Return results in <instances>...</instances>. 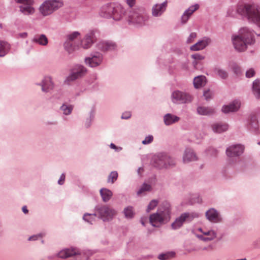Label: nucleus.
Listing matches in <instances>:
<instances>
[{"label":"nucleus","instance_id":"obj_1","mask_svg":"<svg viewBox=\"0 0 260 260\" xmlns=\"http://www.w3.org/2000/svg\"><path fill=\"white\" fill-rule=\"evenodd\" d=\"M123 17L129 23L142 26L148 21L150 16L144 8L130 9L126 11L121 5L114 4L111 18L114 20L119 21Z\"/></svg>","mask_w":260,"mask_h":260},{"label":"nucleus","instance_id":"obj_2","mask_svg":"<svg viewBox=\"0 0 260 260\" xmlns=\"http://www.w3.org/2000/svg\"><path fill=\"white\" fill-rule=\"evenodd\" d=\"M237 13L242 19L260 27V6L254 2L238 5Z\"/></svg>","mask_w":260,"mask_h":260},{"label":"nucleus","instance_id":"obj_3","mask_svg":"<svg viewBox=\"0 0 260 260\" xmlns=\"http://www.w3.org/2000/svg\"><path fill=\"white\" fill-rule=\"evenodd\" d=\"M232 40L234 48L239 52L244 51L248 45L255 43L253 31L246 27L241 28L239 34L233 35Z\"/></svg>","mask_w":260,"mask_h":260},{"label":"nucleus","instance_id":"obj_4","mask_svg":"<svg viewBox=\"0 0 260 260\" xmlns=\"http://www.w3.org/2000/svg\"><path fill=\"white\" fill-rule=\"evenodd\" d=\"M170 205L167 201L164 202L159 207L157 212L150 215V223L153 226L159 227L170 221Z\"/></svg>","mask_w":260,"mask_h":260},{"label":"nucleus","instance_id":"obj_5","mask_svg":"<svg viewBox=\"0 0 260 260\" xmlns=\"http://www.w3.org/2000/svg\"><path fill=\"white\" fill-rule=\"evenodd\" d=\"M152 164L154 167L159 169H167L174 167L176 162L174 158L167 153L159 152L153 156Z\"/></svg>","mask_w":260,"mask_h":260},{"label":"nucleus","instance_id":"obj_6","mask_svg":"<svg viewBox=\"0 0 260 260\" xmlns=\"http://www.w3.org/2000/svg\"><path fill=\"white\" fill-rule=\"evenodd\" d=\"M63 5L61 0H46L40 6L39 11L43 16H47L52 14Z\"/></svg>","mask_w":260,"mask_h":260},{"label":"nucleus","instance_id":"obj_7","mask_svg":"<svg viewBox=\"0 0 260 260\" xmlns=\"http://www.w3.org/2000/svg\"><path fill=\"white\" fill-rule=\"evenodd\" d=\"M100 36V31L96 28L89 29L81 39L80 46L84 49L90 48L95 43Z\"/></svg>","mask_w":260,"mask_h":260},{"label":"nucleus","instance_id":"obj_8","mask_svg":"<svg viewBox=\"0 0 260 260\" xmlns=\"http://www.w3.org/2000/svg\"><path fill=\"white\" fill-rule=\"evenodd\" d=\"M86 68L82 65L76 64L71 70L70 74L66 77L64 83L70 85L75 80L84 76L87 73Z\"/></svg>","mask_w":260,"mask_h":260},{"label":"nucleus","instance_id":"obj_9","mask_svg":"<svg viewBox=\"0 0 260 260\" xmlns=\"http://www.w3.org/2000/svg\"><path fill=\"white\" fill-rule=\"evenodd\" d=\"M191 96L188 93L180 90H175L171 94V100L175 104H187L192 101Z\"/></svg>","mask_w":260,"mask_h":260},{"label":"nucleus","instance_id":"obj_10","mask_svg":"<svg viewBox=\"0 0 260 260\" xmlns=\"http://www.w3.org/2000/svg\"><path fill=\"white\" fill-rule=\"evenodd\" d=\"M198 215L195 214H190L185 213L181 215L172 223L171 227L174 230H176L181 228L185 222L191 221L194 218L198 217Z\"/></svg>","mask_w":260,"mask_h":260},{"label":"nucleus","instance_id":"obj_11","mask_svg":"<svg viewBox=\"0 0 260 260\" xmlns=\"http://www.w3.org/2000/svg\"><path fill=\"white\" fill-rule=\"evenodd\" d=\"M97 213L101 216V218L104 220H109L116 215V211L108 206H103L99 207L97 209Z\"/></svg>","mask_w":260,"mask_h":260},{"label":"nucleus","instance_id":"obj_12","mask_svg":"<svg viewBox=\"0 0 260 260\" xmlns=\"http://www.w3.org/2000/svg\"><path fill=\"white\" fill-rule=\"evenodd\" d=\"M17 3L22 4L19 7L20 12L25 15H29L35 13V9L31 6L33 0H15Z\"/></svg>","mask_w":260,"mask_h":260},{"label":"nucleus","instance_id":"obj_13","mask_svg":"<svg viewBox=\"0 0 260 260\" xmlns=\"http://www.w3.org/2000/svg\"><path fill=\"white\" fill-rule=\"evenodd\" d=\"M103 59V55L99 52H95L91 54L89 57L85 58V62L90 67L94 68L100 66Z\"/></svg>","mask_w":260,"mask_h":260},{"label":"nucleus","instance_id":"obj_14","mask_svg":"<svg viewBox=\"0 0 260 260\" xmlns=\"http://www.w3.org/2000/svg\"><path fill=\"white\" fill-rule=\"evenodd\" d=\"M244 147L241 144H234L228 147L226 149V154L229 157L241 155L244 151Z\"/></svg>","mask_w":260,"mask_h":260},{"label":"nucleus","instance_id":"obj_15","mask_svg":"<svg viewBox=\"0 0 260 260\" xmlns=\"http://www.w3.org/2000/svg\"><path fill=\"white\" fill-rule=\"evenodd\" d=\"M168 5L167 1L164 2L161 4H155L151 9V15L154 17H161L165 12Z\"/></svg>","mask_w":260,"mask_h":260},{"label":"nucleus","instance_id":"obj_16","mask_svg":"<svg viewBox=\"0 0 260 260\" xmlns=\"http://www.w3.org/2000/svg\"><path fill=\"white\" fill-rule=\"evenodd\" d=\"M36 85L41 86V90L44 92H49L54 87L52 78L50 76L45 77L40 83H37Z\"/></svg>","mask_w":260,"mask_h":260},{"label":"nucleus","instance_id":"obj_17","mask_svg":"<svg viewBox=\"0 0 260 260\" xmlns=\"http://www.w3.org/2000/svg\"><path fill=\"white\" fill-rule=\"evenodd\" d=\"M247 129L255 134H260V118L252 116L247 124Z\"/></svg>","mask_w":260,"mask_h":260},{"label":"nucleus","instance_id":"obj_18","mask_svg":"<svg viewBox=\"0 0 260 260\" xmlns=\"http://www.w3.org/2000/svg\"><path fill=\"white\" fill-rule=\"evenodd\" d=\"M97 48L103 52L112 51L116 49V44L110 41H100L97 44Z\"/></svg>","mask_w":260,"mask_h":260},{"label":"nucleus","instance_id":"obj_19","mask_svg":"<svg viewBox=\"0 0 260 260\" xmlns=\"http://www.w3.org/2000/svg\"><path fill=\"white\" fill-rule=\"evenodd\" d=\"M198 160V157L193 150L190 148H186L182 156L183 163L187 164Z\"/></svg>","mask_w":260,"mask_h":260},{"label":"nucleus","instance_id":"obj_20","mask_svg":"<svg viewBox=\"0 0 260 260\" xmlns=\"http://www.w3.org/2000/svg\"><path fill=\"white\" fill-rule=\"evenodd\" d=\"M211 42V39L208 37H204L202 40L199 41L195 44L190 47L191 51H199L204 49Z\"/></svg>","mask_w":260,"mask_h":260},{"label":"nucleus","instance_id":"obj_21","mask_svg":"<svg viewBox=\"0 0 260 260\" xmlns=\"http://www.w3.org/2000/svg\"><path fill=\"white\" fill-rule=\"evenodd\" d=\"M80 35V33L78 31H74L68 35V41L64 43V47L69 52L71 53L74 50V48L72 46V44L70 41H73L77 39Z\"/></svg>","mask_w":260,"mask_h":260},{"label":"nucleus","instance_id":"obj_22","mask_svg":"<svg viewBox=\"0 0 260 260\" xmlns=\"http://www.w3.org/2000/svg\"><path fill=\"white\" fill-rule=\"evenodd\" d=\"M241 106L239 100H235L228 105H224L222 108V111L224 113L235 112L238 110Z\"/></svg>","mask_w":260,"mask_h":260},{"label":"nucleus","instance_id":"obj_23","mask_svg":"<svg viewBox=\"0 0 260 260\" xmlns=\"http://www.w3.org/2000/svg\"><path fill=\"white\" fill-rule=\"evenodd\" d=\"M199 8V5L196 4L194 5L191 6L186 10L181 16V23L182 24L186 23L192 13L198 10Z\"/></svg>","mask_w":260,"mask_h":260},{"label":"nucleus","instance_id":"obj_24","mask_svg":"<svg viewBox=\"0 0 260 260\" xmlns=\"http://www.w3.org/2000/svg\"><path fill=\"white\" fill-rule=\"evenodd\" d=\"M113 5L114 4H108L103 6L100 12V16L106 18H111L113 10Z\"/></svg>","mask_w":260,"mask_h":260},{"label":"nucleus","instance_id":"obj_25","mask_svg":"<svg viewBox=\"0 0 260 260\" xmlns=\"http://www.w3.org/2000/svg\"><path fill=\"white\" fill-rule=\"evenodd\" d=\"M206 216L209 221L213 222H218L221 220L219 213L214 209H210L207 211Z\"/></svg>","mask_w":260,"mask_h":260},{"label":"nucleus","instance_id":"obj_26","mask_svg":"<svg viewBox=\"0 0 260 260\" xmlns=\"http://www.w3.org/2000/svg\"><path fill=\"white\" fill-rule=\"evenodd\" d=\"M78 254V250L75 248L66 249L60 251L58 253V257L66 258Z\"/></svg>","mask_w":260,"mask_h":260},{"label":"nucleus","instance_id":"obj_27","mask_svg":"<svg viewBox=\"0 0 260 260\" xmlns=\"http://www.w3.org/2000/svg\"><path fill=\"white\" fill-rule=\"evenodd\" d=\"M212 129L214 133H222L228 130L229 126L226 123H215L212 125Z\"/></svg>","mask_w":260,"mask_h":260},{"label":"nucleus","instance_id":"obj_28","mask_svg":"<svg viewBox=\"0 0 260 260\" xmlns=\"http://www.w3.org/2000/svg\"><path fill=\"white\" fill-rule=\"evenodd\" d=\"M180 118L170 113H167L164 116V121L166 125H171L179 121Z\"/></svg>","mask_w":260,"mask_h":260},{"label":"nucleus","instance_id":"obj_29","mask_svg":"<svg viewBox=\"0 0 260 260\" xmlns=\"http://www.w3.org/2000/svg\"><path fill=\"white\" fill-rule=\"evenodd\" d=\"M32 42L41 46H46L48 43V39L44 34L36 35L32 39Z\"/></svg>","mask_w":260,"mask_h":260},{"label":"nucleus","instance_id":"obj_30","mask_svg":"<svg viewBox=\"0 0 260 260\" xmlns=\"http://www.w3.org/2000/svg\"><path fill=\"white\" fill-rule=\"evenodd\" d=\"M197 112L201 115H211L215 113V110L209 107L200 106L197 108Z\"/></svg>","mask_w":260,"mask_h":260},{"label":"nucleus","instance_id":"obj_31","mask_svg":"<svg viewBox=\"0 0 260 260\" xmlns=\"http://www.w3.org/2000/svg\"><path fill=\"white\" fill-rule=\"evenodd\" d=\"M252 90L255 98L260 100V80L256 79L253 81Z\"/></svg>","mask_w":260,"mask_h":260},{"label":"nucleus","instance_id":"obj_32","mask_svg":"<svg viewBox=\"0 0 260 260\" xmlns=\"http://www.w3.org/2000/svg\"><path fill=\"white\" fill-rule=\"evenodd\" d=\"M10 49V45L5 41H0V57L5 56Z\"/></svg>","mask_w":260,"mask_h":260},{"label":"nucleus","instance_id":"obj_33","mask_svg":"<svg viewBox=\"0 0 260 260\" xmlns=\"http://www.w3.org/2000/svg\"><path fill=\"white\" fill-rule=\"evenodd\" d=\"M206 77L204 76H198L194 78L193 85L196 88H199L205 84Z\"/></svg>","mask_w":260,"mask_h":260},{"label":"nucleus","instance_id":"obj_34","mask_svg":"<svg viewBox=\"0 0 260 260\" xmlns=\"http://www.w3.org/2000/svg\"><path fill=\"white\" fill-rule=\"evenodd\" d=\"M100 193L104 202L108 201L112 196V192L110 190L106 188L101 189Z\"/></svg>","mask_w":260,"mask_h":260},{"label":"nucleus","instance_id":"obj_35","mask_svg":"<svg viewBox=\"0 0 260 260\" xmlns=\"http://www.w3.org/2000/svg\"><path fill=\"white\" fill-rule=\"evenodd\" d=\"M60 110L62 112L64 115H69L72 112L73 106L71 105L63 104L60 107Z\"/></svg>","mask_w":260,"mask_h":260},{"label":"nucleus","instance_id":"obj_36","mask_svg":"<svg viewBox=\"0 0 260 260\" xmlns=\"http://www.w3.org/2000/svg\"><path fill=\"white\" fill-rule=\"evenodd\" d=\"M204 234L206 236H208V237H206L201 236L200 237L201 240L204 241H211L214 239L216 236L215 232L213 231H209L207 232H204Z\"/></svg>","mask_w":260,"mask_h":260},{"label":"nucleus","instance_id":"obj_37","mask_svg":"<svg viewBox=\"0 0 260 260\" xmlns=\"http://www.w3.org/2000/svg\"><path fill=\"white\" fill-rule=\"evenodd\" d=\"M175 253L174 252H168L165 253H161L158 256V258L160 260H168L175 256Z\"/></svg>","mask_w":260,"mask_h":260},{"label":"nucleus","instance_id":"obj_38","mask_svg":"<svg viewBox=\"0 0 260 260\" xmlns=\"http://www.w3.org/2000/svg\"><path fill=\"white\" fill-rule=\"evenodd\" d=\"M94 118V111L92 109L89 112V118H87L85 122V126L86 128H88L90 126L92 121L93 120Z\"/></svg>","mask_w":260,"mask_h":260},{"label":"nucleus","instance_id":"obj_39","mask_svg":"<svg viewBox=\"0 0 260 260\" xmlns=\"http://www.w3.org/2000/svg\"><path fill=\"white\" fill-rule=\"evenodd\" d=\"M124 214L127 218H131L134 216V212L132 207H128L124 209Z\"/></svg>","mask_w":260,"mask_h":260},{"label":"nucleus","instance_id":"obj_40","mask_svg":"<svg viewBox=\"0 0 260 260\" xmlns=\"http://www.w3.org/2000/svg\"><path fill=\"white\" fill-rule=\"evenodd\" d=\"M151 189V187L150 185L144 183L141 188L137 192L138 195L142 194L145 191H150Z\"/></svg>","mask_w":260,"mask_h":260},{"label":"nucleus","instance_id":"obj_41","mask_svg":"<svg viewBox=\"0 0 260 260\" xmlns=\"http://www.w3.org/2000/svg\"><path fill=\"white\" fill-rule=\"evenodd\" d=\"M158 201L155 200H152L150 203L149 204L147 208V212H149L151 210H153L157 205L158 204Z\"/></svg>","mask_w":260,"mask_h":260},{"label":"nucleus","instance_id":"obj_42","mask_svg":"<svg viewBox=\"0 0 260 260\" xmlns=\"http://www.w3.org/2000/svg\"><path fill=\"white\" fill-rule=\"evenodd\" d=\"M232 69L234 73L237 76H239L242 74L241 68L236 63H233L232 64Z\"/></svg>","mask_w":260,"mask_h":260},{"label":"nucleus","instance_id":"obj_43","mask_svg":"<svg viewBox=\"0 0 260 260\" xmlns=\"http://www.w3.org/2000/svg\"><path fill=\"white\" fill-rule=\"evenodd\" d=\"M96 215L95 214H85L83 218L88 222L92 223V221L95 219Z\"/></svg>","mask_w":260,"mask_h":260},{"label":"nucleus","instance_id":"obj_44","mask_svg":"<svg viewBox=\"0 0 260 260\" xmlns=\"http://www.w3.org/2000/svg\"><path fill=\"white\" fill-rule=\"evenodd\" d=\"M153 141V136L152 135H148L146 136L144 140L142 141V143L143 145H148L151 143Z\"/></svg>","mask_w":260,"mask_h":260},{"label":"nucleus","instance_id":"obj_45","mask_svg":"<svg viewBox=\"0 0 260 260\" xmlns=\"http://www.w3.org/2000/svg\"><path fill=\"white\" fill-rule=\"evenodd\" d=\"M203 95L206 101H208L212 99L213 93L209 90L207 89L204 91Z\"/></svg>","mask_w":260,"mask_h":260},{"label":"nucleus","instance_id":"obj_46","mask_svg":"<svg viewBox=\"0 0 260 260\" xmlns=\"http://www.w3.org/2000/svg\"><path fill=\"white\" fill-rule=\"evenodd\" d=\"M217 74L222 79H226L228 77V74L227 72L222 69H218L217 70Z\"/></svg>","mask_w":260,"mask_h":260},{"label":"nucleus","instance_id":"obj_47","mask_svg":"<svg viewBox=\"0 0 260 260\" xmlns=\"http://www.w3.org/2000/svg\"><path fill=\"white\" fill-rule=\"evenodd\" d=\"M197 37V34L196 32H191L186 40V43L190 44L193 42L194 39Z\"/></svg>","mask_w":260,"mask_h":260},{"label":"nucleus","instance_id":"obj_48","mask_svg":"<svg viewBox=\"0 0 260 260\" xmlns=\"http://www.w3.org/2000/svg\"><path fill=\"white\" fill-rule=\"evenodd\" d=\"M255 71L252 68H251V69H249L248 70H247L246 72V74H245V76L247 78H251L252 77H253L255 75Z\"/></svg>","mask_w":260,"mask_h":260},{"label":"nucleus","instance_id":"obj_49","mask_svg":"<svg viewBox=\"0 0 260 260\" xmlns=\"http://www.w3.org/2000/svg\"><path fill=\"white\" fill-rule=\"evenodd\" d=\"M132 116V114L129 111H126L123 113L121 115V118L123 119H128Z\"/></svg>","mask_w":260,"mask_h":260},{"label":"nucleus","instance_id":"obj_50","mask_svg":"<svg viewBox=\"0 0 260 260\" xmlns=\"http://www.w3.org/2000/svg\"><path fill=\"white\" fill-rule=\"evenodd\" d=\"M191 57L195 60H201L204 59V56L199 53H196L191 55Z\"/></svg>","mask_w":260,"mask_h":260},{"label":"nucleus","instance_id":"obj_51","mask_svg":"<svg viewBox=\"0 0 260 260\" xmlns=\"http://www.w3.org/2000/svg\"><path fill=\"white\" fill-rule=\"evenodd\" d=\"M118 177V173L116 171L112 172L108 176V179H117Z\"/></svg>","mask_w":260,"mask_h":260},{"label":"nucleus","instance_id":"obj_52","mask_svg":"<svg viewBox=\"0 0 260 260\" xmlns=\"http://www.w3.org/2000/svg\"><path fill=\"white\" fill-rule=\"evenodd\" d=\"M43 236V235L42 234L37 235H34L32 236H31L29 238L28 240L29 241H34L36 240L39 238H42Z\"/></svg>","mask_w":260,"mask_h":260},{"label":"nucleus","instance_id":"obj_53","mask_svg":"<svg viewBox=\"0 0 260 260\" xmlns=\"http://www.w3.org/2000/svg\"><path fill=\"white\" fill-rule=\"evenodd\" d=\"M110 147L111 149H115L116 151H120L122 149L121 147L118 148L114 144L111 143L110 145Z\"/></svg>","mask_w":260,"mask_h":260},{"label":"nucleus","instance_id":"obj_54","mask_svg":"<svg viewBox=\"0 0 260 260\" xmlns=\"http://www.w3.org/2000/svg\"><path fill=\"white\" fill-rule=\"evenodd\" d=\"M211 151V154L213 156H216L217 154V150L214 149V148H209V149H208V151L209 152V151ZM210 152H209V153Z\"/></svg>","mask_w":260,"mask_h":260},{"label":"nucleus","instance_id":"obj_55","mask_svg":"<svg viewBox=\"0 0 260 260\" xmlns=\"http://www.w3.org/2000/svg\"><path fill=\"white\" fill-rule=\"evenodd\" d=\"M135 2L136 0H126V3L130 7H132L135 4Z\"/></svg>","mask_w":260,"mask_h":260},{"label":"nucleus","instance_id":"obj_56","mask_svg":"<svg viewBox=\"0 0 260 260\" xmlns=\"http://www.w3.org/2000/svg\"><path fill=\"white\" fill-rule=\"evenodd\" d=\"M18 36L20 38H25L27 36V34L26 32L20 33L19 34Z\"/></svg>","mask_w":260,"mask_h":260},{"label":"nucleus","instance_id":"obj_57","mask_svg":"<svg viewBox=\"0 0 260 260\" xmlns=\"http://www.w3.org/2000/svg\"><path fill=\"white\" fill-rule=\"evenodd\" d=\"M22 211H23V212L24 213H25V214L27 213H28V210L27 209V208H26V206H23V207H22Z\"/></svg>","mask_w":260,"mask_h":260},{"label":"nucleus","instance_id":"obj_58","mask_svg":"<svg viewBox=\"0 0 260 260\" xmlns=\"http://www.w3.org/2000/svg\"><path fill=\"white\" fill-rule=\"evenodd\" d=\"M143 171V169L142 168H139L137 170V172L138 174H141Z\"/></svg>","mask_w":260,"mask_h":260},{"label":"nucleus","instance_id":"obj_59","mask_svg":"<svg viewBox=\"0 0 260 260\" xmlns=\"http://www.w3.org/2000/svg\"><path fill=\"white\" fill-rule=\"evenodd\" d=\"M66 175L64 173H62L59 179H65Z\"/></svg>","mask_w":260,"mask_h":260},{"label":"nucleus","instance_id":"obj_60","mask_svg":"<svg viewBox=\"0 0 260 260\" xmlns=\"http://www.w3.org/2000/svg\"><path fill=\"white\" fill-rule=\"evenodd\" d=\"M64 180H58V183L60 185H62L64 183Z\"/></svg>","mask_w":260,"mask_h":260},{"label":"nucleus","instance_id":"obj_61","mask_svg":"<svg viewBox=\"0 0 260 260\" xmlns=\"http://www.w3.org/2000/svg\"><path fill=\"white\" fill-rule=\"evenodd\" d=\"M141 223L143 225H145V221L143 218H142V219H141Z\"/></svg>","mask_w":260,"mask_h":260},{"label":"nucleus","instance_id":"obj_62","mask_svg":"<svg viewBox=\"0 0 260 260\" xmlns=\"http://www.w3.org/2000/svg\"><path fill=\"white\" fill-rule=\"evenodd\" d=\"M193 64L194 65H196L197 64V62L196 61H193Z\"/></svg>","mask_w":260,"mask_h":260},{"label":"nucleus","instance_id":"obj_63","mask_svg":"<svg viewBox=\"0 0 260 260\" xmlns=\"http://www.w3.org/2000/svg\"><path fill=\"white\" fill-rule=\"evenodd\" d=\"M197 202H198V203H201V200L199 199H198V201H197Z\"/></svg>","mask_w":260,"mask_h":260},{"label":"nucleus","instance_id":"obj_64","mask_svg":"<svg viewBox=\"0 0 260 260\" xmlns=\"http://www.w3.org/2000/svg\"><path fill=\"white\" fill-rule=\"evenodd\" d=\"M111 182V183H114V180L112 179Z\"/></svg>","mask_w":260,"mask_h":260}]
</instances>
